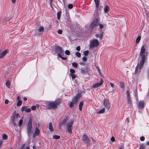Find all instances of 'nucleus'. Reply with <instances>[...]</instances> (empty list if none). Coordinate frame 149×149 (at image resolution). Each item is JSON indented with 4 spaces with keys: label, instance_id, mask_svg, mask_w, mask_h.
Returning <instances> with one entry per match:
<instances>
[{
    "label": "nucleus",
    "instance_id": "7",
    "mask_svg": "<svg viewBox=\"0 0 149 149\" xmlns=\"http://www.w3.org/2000/svg\"><path fill=\"white\" fill-rule=\"evenodd\" d=\"M103 103L104 106L107 109H110L111 105L108 99L106 98L104 99Z\"/></svg>",
    "mask_w": 149,
    "mask_h": 149
},
{
    "label": "nucleus",
    "instance_id": "32",
    "mask_svg": "<svg viewBox=\"0 0 149 149\" xmlns=\"http://www.w3.org/2000/svg\"><path fill=\"white\" fill-rule=\"evenodd\" d=\"M72 65L74 68H76L77 67L78 65L77 63L74 62L72 63Z\"/></svg>",
    "mask_w": 149,
    "mask_h": 149
},
{
    "label": "nucleus",
    "instance_id": "25",
    "mask_svg": "<svg viewBox=\"0 0 149 149\" xmlns=\"http://www.w3.org/2000/svg\"><path fill=\"white\" fill-rule=\"evenodd\" d=\"M96 7L97 9L99 7V2H98V0H94Z\"/></svg>",
    "mask_w": 149,
    "mask_h": 149
},
{
    "label": "nucleus",
    "instance_id": "10",
    "mask_svg": "<svg viewBox=\"0 0 149 149\" xmlns=\"http://www.w3.org/2000/svg\"><path fill=\"white\" fill-rule=\"evenodd\" d=\"M44 28L43 27H40L38 29V33L36 32V36L40 35L42 34L44 31Z\"/></svg>",
    "mask_w": 149,
    "mask_h": 149
},
{
    "label": "nucleus",
    "instance_id": "43",
    "mask_svg": "<svg viewBox=\"0 0 149 149\" xmlns=\"http://www.w3.org/2000/svg\"><path fill=\"white\" fill-rule=\"evenodd\" d=\"M82 60L83 61L85 62L87 61V58L86 57L84 56L82 58Z\"/></svg>",
    "mask_w": 149,
    "mask_h": 149
},
{
    "label": "nucleus",
    "instance_id": "6",
    "mask_svg": "<svg viewBox=\"0 0 149 149\" xmlns=\"http://www.w3.org/2000/svg\"><path fill=\"white\" fill-rule=\"evenodd\" d=\"M98 45V41L96 39L92 40L90 42V48H92L97 47Z\"/></svg>",
    "mask_w": 149,
    "mask_h": 149
},
{
    "label": "nucleus",
    "instance_id": "14",
    "mask_svg": "<svg viewBox=\"0 0 149 149\" xmlns=\"http://www.w3.org/2000/svg\"><path fill=\"white\" fill-rule=\"evenodd\" d=\"M103 84V81H101L93 85V88H97L101 86Z\"/></svg>",
    "mask_w": 149,
    "mask_h": 149
},
{
    "label": "nucleus",
    "instance_id": "26",
    "mask_svg": "<svg viewBox=\"0 0 149 149\" xmlns=\"http://www.w3.org/2000/svg\"><path fill=\"white\" fill-rule=\"evenodd\" d=\"M109 9V7L107 6H105L104 8V12L105 13H107Z\"/></svg>",
    "mask_w": 149,
    "mask_h": 149
},
{
    "label": "nucleus",
    "instance_id": "52",
    "mask_svg": "<svg viewBox=\"0 0 149 149\" xmlns=\"http://www.w3.org/2000/svg\"><path fill=\"white\" fill-rule=\"evenodd\" d=\"M9 101L8 100L6 99L5 101V104H8Z\"/></svg>",
    "mask_w": 149,
    "mask_h": 149
},
{
    "label": "nucleus",
    "instance_id": "40",
    "mask_svg": "<svg viewBox=\"0 0 149 149\" xmlns=\"http://www.w3.org/2000/svg\"><path fill=\"white\" fill-rule=\"evenodd\" d=\"M70 72L71 73L70 74H73L75 72V71L73 69H71L70 70Z\"/></svg>",
    "mask_w": 149,
    "mask_h": 149
},
{
    "label": "nucleus",
    "instance_id": "59",
    "mask_svg": "<svg viewBox=\"0 0 149 149\" xmlns=\"http://www.w3.org/2000/svg\"><path fill=\"white\" fill-rule=\"evenodd\" d=\"M146 145H147L148 146H149V141H147L146 142Z\"/></svg>",
    "mask_w": 149,
    "mask_h": 149
},
{
    "label": "nucleus",
    "instance_id": "64",
    "mask_svg": "<svg viewBox=\"0 0 149 149\" xmlns=\"http://www.w3.org/2000/svg\"><path fill=\"white\" fill-rule=\"evenodd\" d=\"M53 0H50V4H51V2H52V1Z\"/></svg>",
    "mask_w": 149,
    "mask_h": 149
},
{
    "label": "nucleus",
    "instance_id": "49",
    "mask_svg": "<svg viewBox=\"0 0 149 149\" xmlns=\"http://www.w3.org/2000/svg\"><path fill=\"white\" fill-rule=\"evenodd\" d=\"M25 108H26L25 107V106L22 107L21 108L22 111H24V110L26 109Z\"/></svg>",
    "mask_w": 149,
    "mask_h": 149
},
{
    "label": "nucleus",
    "instance_id": "38",
    "mask_svg": "<svg viewBox=\"0 0 149 149\" xmlns=\"http://www.w3.org/2000/svg\"><path fill=\"white\" fill-rule=\"evenodd\" d=\"M65 53L66 55H69L70 54V52L68 50H67L65 52Z\"/></svg>",
    "mask_w": 149,
    "mask_h": 149
},
{
    "label": "nucleus",
    "instance_id": "48",
    "mask_svg": "<svg viewBox=\"0 0 149 149\" xmlns=\"http://www.w3.org/2000/svg\"><path fill=\"white\" fill-rule=\"evenodd\" d=\"M111 140L112 142L114 141H115V139L114 137L113 136L111 137Z\"/></svg>",
    "mask_w": 149,
    "mask_h": 149
},
{
    "label": "nucleus",
    "instance_id": "63",
    "mask_svg": "<svg viewBox=\"0 0 149 149\" xmlns=\"http://www.w3.org/2000/svg\"><path fill=\"white\" fill-rule=\"evenodd\" d=\"M26 149H29V147L28 146H27Z\"/></svg>",
    "mask_w": 149,
    "mask_h": 149
},
{
    "label": "nucleus",
    "instance_id": "39",
    "mask_svg": "<svg viewBox=\"0 0 149 149\" xmlns=\"http://www.w3.org/2000/svg\"><path fill=\"white\" fill-rule=\"evenodd\" d=\"M73 5L72 4H69L68 5V8L69 9H72V8H73Z\"/></svg>",
    "mask_w": 149,
    "mask_h": 149
},
{
    "label": "nucleus",
    "instance_id": "62",
    "mask_svg": "<svg viewBox=\"0 0 149 149\" xmlns=\"http://www.w3.org/2000/svg\"><path fill=\"white\" fill-rule=\"evenodd\" d=\"M33 149H36V147L35 146H33Z\"/></svg>",
    "mask_w": 149,
    "mask_h": 149
},
{
    "label": "nucleus",
    "instance_id": "57",
    "mask_svg": "<svg viewBox=\"0 0 149 149\" xmlns=\"http://www.w3.org/2000/svg\"><path fill=\"white\" fill-rule=\"evenodd\" d=\"M3 143L2 140H0V146H1Z\"/></svg>",
    "mask_w": 149,
    "mask_h": 149
},
{
    "label": "nucleus",
    "instance_id": "41",
    "mask_svg": "<svg viewBox=\"0 0 149 149\" xmlns=\"http://www.w3.org/2000/svg\"><path fill=\"white\" fill-rule=\"evenodd\" d=\"M76 55L79 57H80L81 56V54L79 52H76Z\"/></svg>",
    "mask_w": 149,
    "mask_h": 149
},
{
    "label": "nucleus",
    "instance_id": "34",
    "mask_svg": "<svg viewBox=\"0 0 149 149\" xmlns=\"http://www.w3.org/2000/svg\"><path fill=\"white\" fill-rule=\"evenodd\" d=\"M89 53V51L88 50L85 51L83 52V53L85 56H87Z\"/></svg>",
    "mask_w": 149,
    "mask_h": 149
},
{
    "label": "nucleus",
    "instance_id": "11",
    "mask_svg": "<svg viewBox=\"0 0 149 149\" xmlns=\"http://www.w3.org/2000/svg\"><path fill=\"white\" fill-rule=\"evenodd\" d=\"M68 120V117H66L64 118L61 122H60L59 125L60 126L65 125L66 124Z\"/></svg>",
    "mask_w": 149,
    "mask_h": 149
},
{
    "label": "nucleus",
    "instance_id": "55",
    "mask_svg": "<svg viewBox=\"0 0 149 149\" xmlns=\"http://www.w3.org/2000/svg\"><path fill=\"white\" fill-rule=\"evenodd\" d=\"M11 2L13 3H15L16 2V0H11Z\"/></svg>",
    "mask_w": 149,
    "mask_h": 149
},
{
    "label": "nucleus",
    "instance_id": "21",
    "mask_svg": "<svg viewBox=\"0 0 149 149\" xmlns=\"http://www.w3.org/2000/svg\"><path fill=\"white\" fill-rule=\"evenodd\" d=\"M146 146V145L145 143L141 144L140 145L139 149H145Z\"/></svg>",
    "mask_w": 149,
    "mask_h": 149
},
{
    "label": "nucleus",
    "instance_id": "9",
    "mask_svg": "<svg viewBox=\"0 0 149 149\" xmlns=\"http://www.w3.org/2000/svg\"><path fill=\"white\" fill-rule=\"evenodd\" d=\"M127 93V103L128 104H129L130 106L132 105V100L131 98L130 97V93L129 91H126Z\"/></svg>",
    "mask_w": 149,
    "mask_h": 149
},
{
    "label": "nucleus",
    "instance_id": "28",
    "mask_svg": "<svg viewBox=\"0 0 149 149\" xmlns=\"http://www.w3.org/2000/svg\"><path fill=\"white\" fill-rule=\"evenodd\" d=\"M61 11L58 12L57 13V18L59 20L61 15Z\"/></svg>",
    "mask_w": 149,
    "mask_h": 149
},
{
    "label": "nucleus",
    "instance_id": "24",
    "mask_svg": "<svg viewBox=\"0 0 149 149\" xmlns=\"http://www.w3.org/2000/svg\"><path fill=\"white\" fill-rule=\"evenodd\" d=\"M141 39V36H139L137 38L136 40V43L137 44L140 41Z\"/></svg>",
    "mask_w": 149,
    "mask_h": 149
},
{
    "label": "nucleus",
    "instance_id": "12",
    "mask_svg": "<svg viewBox=\"0 0 149 149\" xmlns=\"http://www.w3.org/2000/svg\"><path fill=\"white\" fill-rule=\"evenodd\" d=\"M82 140L83 141H84V143H87L89 141H90L89 139L85 134H84L83 135Z\"/></svg>",
    "mask_w": 149,
    "mask_h": 149
},
{
    "label": "nucleus",
    "instance_id": "23",
    "mask_svg": "<svg viewBox=\"0 0 149 149\" xmlns=\"http://www.w3.org/2000/svg\"><path fill=\"white\" fill-rule=\"evenodd\" d=\"M105 109L104 108L102 109H101L100 110L98 111L97 112V113L98 114H101V113H103L105 112Z\"/></svg>",
    "mask_w": 149,
    "mask_h": 149
},
{
    "label": "nucleus",
    "instance_id": "33",
    "mask_svg": "<svg viewBox=\"0 0 149 149\" xmlns=\"http://www.w3.org/2000/svg\"><path fill=\"white\" fill-rule=\"evenodd\" d=\"M81 71V74H85L86 71L84 69L82 68H81L80 69Z\"/></svg>",
    "mask_w": 149,
    "mask_h": 149
},
{
    "label": "nucleus",
    "instance_id": "17",
    "mask_svg": "<svg viewBox=\"0 0 149 149\" xmlns=\"http://www.w3.org/2000/svg\"><path fill=\"white\" fill-rule=\"evenodd\" d=\"M139 107L140 108H143L144 107V102L143 101H140L139 102Z\"/></svg>",
    "mask_w": 149,
    "mask_h": 149
},
{
    "label": "nucleus",
    "instance_id": "31",
    "mask_svg": "<svg viewBox=\"0 0 149 149\" xmlns=\"http://www.w3.org/2000/svg\"><path fill=\"white\" fill-rule=\"evenodd\" d=\"M53 137L54 139H58L60 138V136L57 135H54L53 136Z\"/></svg>",
    "mask_w": 149,
    "mask_h": 149
},
{
    "label": "nucleus",
    "instance_id": "19",
    "mask_svg": "<svg viewBox=\"0 0 149 149\" xmlns=\"http://www.w3.org/2000/svg\"><path fill=\"white\" fill-rule=\"evenodd\" d=\"M39 133L40 130L37 127L36 128V130L34 133L33 135L35 136L38 135L39 134Z\"/></svg>",
    "mask_w": 149,
    "mask_h": 149
},
{
    "label": "nucleus",
    "instance_id": "47",
    "mask_svg": "<svg viewBox=\"0 0 149 149\" xmlns=\"http://www.w3.org/2000/svg\"><path fill=\"white\" fill-rule=\"evenodd\" d=\"M57 32L58 34H61L62 33V31L60 29Z\"/></svg>",
    "mask_w": 149,
    "mask_h": 149
},
{
    "label": "nucleus",
    "instance_id": "30",
    "mask_svg": "<svg viewBox=\"0 0 149 149\" xmlns=\"http://www.w3.org/2000/svg\"><path fill=\"white\" fill-rule=\"evenodd\" d=\"M3 139L4 140H6L7 139L8 136L5 134H3L2 135Z\"/></svg>",
    "mask_w": 149,
    "mask_h": 149
},
{
    "label": "nucleus",
    "instance_id": "16",
    "mask_svg": "<svg viewBox=\"0 0 149 149\" xmlns=\"http://www.w3.org/2000/svg\"><path fill=\"white\" fill-rule=\"evenodd\" d=\"M17 106H21L22 104V101L20 100V97L19 96H17Z\"/></svg>",
    "mask_w": 149,
    "mask_h": 149
},
{
    "label": "nucleus",
    "instance_id": "20",
    "mask_svg": "<svg viewBox=\"0 0 149 149\" xmlns=\"http://www.w3.org/2000/svg\"><path fill=\"white\" fill-rule=\"evenodd\" d=\"M84 104V102L83 101L80 102L79 104V109L80 111H81L82 108V106Z\"/></svg>",
    "mask_w": 149,
    "mask_h": 149
},
{
    "label": "nucleus",
    "instance_id": "1",
    "mask_svg": "<svg viewBox=\"0 0 149 149\" xmlns=\"http://www.w3.org/2000/svg\"><path fill=\"white\" fill-rule=\"evenodd\" d=\"M146 49L144 45H143L141 49L140 53L141 56V60L140 63H138L136 68L135 73L137 74L139 73L141 70L142 69L143 66L147 58V55L145 54Z\"/></svg>",
    "mask_w": 149,
    "mask_h": 149
},
{
    "label": "nucleus",
    "instance_id": "13",
    "mask_svg": "<svg viewBox=\"0 0 149 149\" xmlns=\"http://www.w3.org/2000/svg\"><path fill=\"white\" fill-rule=\"evenodd\" d=\"M98 20L96 19L91 23L90 25L91 27V28L95 27L98 25Z\"/></svg>",
    "mask_w": 149,
    "mask_h": 149
},
{
    "label": "nucleus",
    "instance_id": "61",
    "mask_svg": "<svg viewBox=\"0 0 149 149\" xmlns=\"http://www.w3.org/2000/svg\"><path fill=\"white\" fill-rule=\"evenodd\" d=\"M118 149H124V147H120Z\"/></svg>",
    "mask_w": 149,
    "mask_h": 149
},
{
    "label": "nucleus",
    "instance_id": "58",
    "mask_svg": "<svg viewBox=\"0 0 149 149\" xmlns=\"http://www.w3.org/2000/svg\"><path fill=\"white\" fill-rule=\"evenodd\" d=\"M23 99L24 101H26L27 100V98L26 97H24L23 98Z\"/></svg>",
    "mask_w": 149,
    "mask_h": 149
},
{
    "label": "nucleus",
    "instance_id": "54",
    "mask_svg": "<svg viewBox=\"0 0 149 149\" xmlns=\"http://www.w3.org/2000/svg\"><path fill=\"white\" fill-rule=\"evenodd\" d=\"M102 34H100L99 36V38L100 40H101L102 39Z\"/></svg>",
    "mask_w": 149,
    "mask_h": 149
},
{
    "label": "nucleus",
    "instance_id": "51",
    "mask_svg": "<svg viewBox=\"0 0 149 149\" xmlns=\"http://www.w3.org/2000/svg\"><path fill=\"white\" fill-rule=\"evenodd\" d=\"M99 28L100 29H102L103 28V26L101 24H100L99 25Z\"/></svg>",
    "mask_w": 149,
    "mask_h": 149
},
{
    "label": "nucleus",
    "instance_id": "44",
    "mask_svg": "<svg viewBox=\"0 0 149 149\" xmlns=\"http://www.w3.org/2000/svg\"><path fill=\"white\" fill-rule=\"evenodd\" d=\"M31 109L30 108H26L25 109L26 112H29L31 111Z\"/></svg>",
    "mask_w": 149,
    "mask_h": 149
},
{
    "label": "nucleus",
    "instance_id": "56",
    "mask_svg": "<svg viewBox=\"0 0 149 149\" xmlns=\"http://www.w3.org/2000/svg\"><path fill=\"white\" fill-rule=\"evenodd\" d=\"M80 64L81 65H84V64H85L83 62H80Z\"/></svg>",
    "mask_w": 149,
    "mask_h": 149
},
{
    "label": "nucleus",
    "instance_id": "29",
    "mask_svg": "<svg viewBox=\"0 0 149 149\" xmlns=\"http://www.w3.org/2000/svg\"><path fill=\"white\" fill-rule=\"evenodd\" d=\"M18 113H15V114H13V115H12L11 116H12V117L15 118V119L16 118H17L18 117Z\"/></svg>",
    "mask_w": 149,
    "mask_h": 149
},
{
    "label": "nucleus",
    "instance_id": "22",
    "mask_svg": "<svg viewBox=\"0 0 149 149\" xmlns=\"http://www.w3.org/2000/svg\"><path fill=\"white\" fill-rule=\"evenodd\" d=\"M49 129L51 132H52L54 130L52 126V122L49 123Z\"/></svg>",
    "mask_w": 149,
    "mask_h": 149
},
{
    "label": "nucleus",
    "instance_id": "15",
    "mask_svg": "<svg viewBox=\"0 0 149 149\" xmlns=\"http://www.w3.org/2000/svg\"><path fill=\"white\" fill-rule=\"evenodd\" d=\"M8 51L7 50H4L2 52L0 53V58H2L7 53Z\"/></svg>",
    "mask_w": 149,
    "mask_h": 149
},
{
    "label": "nucleus",
    "instance_id": "46",
    "mask_svg": "<svg viewBox=\"0 0 149 149\" xmlns=\"http://www.w3.org/2000/svg\"><path fill=\"white\" fill-rule=\"evenodd\" d=\"M36 109V107L35 106H33L31 107V109L32 110H35Z\"/></svg>",
    "mask_w": 149,
    "mask_h": 149
},
{
    "label": "nucleus",
    "instance_id": "36",
    "mask_svg": "<svg viewBox=\"0 0 149 149\" xmlns=\"http://www.w3.org/2000/svg\"><path fill=\"white\" fill-rule=\"evenodd\" d=\"M70 75L71 76L72 78V79H74L76 78L75 75L73 74H70Z\"/></svg>",
    "mask_w": 149,
    "mask_h": 149
},
{
    "label": "nucleus",
    "instance_id": "50",
    "mask_svg": "<svg viewBox=\"0 0 149 149\" xmlns=\"http://www.w3.org/2000/svg\"><path fill=\"white\" fill-rule=\"evenodd\" d=\"M76 49L78 51H80V47L79 46L77 47L76 48Z\"/></svg>",
    "mask_w": 149,
    "mask_h": 149
},
{
    "label": "nucleus",
    "instance_id": "8",
    "mask_svg": "<svg viewBox=\"0 0 149 149\" xmlns=\"http://www.w3.org/2000/svg\"><path fill=\"white\" fill-rule=\"evenodd\" d=\"M81 95L80 93L77 94L75 97L72 99V101L75 104H76V103L78 101V99L81 97Z\"/></svg>",
    "mask_w": 149,
    "mask_h": 149
},
{
    "label": "nucleus",
    "instance_id": "2",
    "mask_svg": "<svg viewBox=\"0 0 149 149\" xmlns=\"http://www.w3.org/2000/svg\"><path fill=\"white\" fill-rule=\"evenodd\" d=\"M61 103V100L60 98H58L54 102H51L49 103L47 106L48 108L47 109H56L57 108V106L59 105Z\"/></svg>",
    "mask_w": 149,
    "mask_h": 149
},
{
    "label": "nucleus",
    "instance_id": "53",
    "mask_svg": "<svg viewBox=\"0 0 149 149\" xmlns=\"http://www.w3.org/2000/svg\"><path fill=\"white\" fill-rule=\"evenodd\" d=\"M110 86H111L113 88H114V85L113 84V83H111V82H110Z\"/></svg>",
    "mask_w": 149,
    "mask_h": 149
},
{
    "label": "nucleus",
    "instance_id": "35",
    "mask_svg": "<svg viewBox=\"0 0 149 149\" xmlns=\"http://www.w3.org/2000/svg\"><path fill=\"white\" fill-rule=\"evenodd\" d=\"M75 104L74 103H73L72 101L71 102H70L69 103V107H70L72 108L73 107L74 104Z\"/></svg>",
    "mask_w": 149,
    "mask_h": 149
},
{
    "label": "nucleus",
    "instance_id": "42",
    "mask_svg": "<svg viewBox=\"0 0 149 149\" xmlns=\"http://www.w3.org/2000/svg\"><path fill=\"white\" fill-rule=\"evenodd\" d=\"M23 123V120L20 119L19 121V126H21Z\"/></svg>",
    "mask_w": 149,
    "mask_h": 149
},
{
    "label": "nucleus",
    "instance_id": "4",
    "mask_svg": "<svg viewBox=\"0 0 149 149\" xmlns=\"http://www.w3.org/2000/svg\"><path fill=\"white\" fill-rule=\"evenodd\" d=\"M32 119L30 118L27 124V133L28 136H29L31 132L32 129Z\"/></svg>",
    "mask_w": 149,
    "mask_h": 149
},
{
    "label": "nucleus",
    "instance_id": "27",
    "mask_svg": "<svg viewBox=\"0 0 149 149\" xmlns=\"http://www.w3.org/2000/svg\"><path fill=\"white\" fill-rule=\"evenodd\" d=\"M6 85L8 88H10V83L9 80H7L6 82Z\"/></svg>",
    "mask_w": 149,
    "mask_h": 149
},
{
    "label": "nucleus",
    "instance_id": "45",
    "mask_svg": "<svg viewBox=\"0 0 149 149\" xmlns=\"http://www.w3.org/2000/svg\"><path fill=\"white\" fill-rule=\"evenodd\" d=\"M140 140L142 141H143L145 140V137L143 136H141L140 138Z\"/></svg>",
    "mask_w": 149,
    "mask_h": 149
},
{
    "label": "nucleus",
    "instance_id": "60",
    "mask_svg": "<svg viewBox=\"0 0 149 149\" xmlns=\"http://www.w3.org/2000/svg\"><path fill=\"white\" fill-rule=\"evenodd\" d=\"M95 36L97 37H98L99 36V35L98 34H97L95 35Z\"/></svg>",
    "mask_w": 149,
    "mask_h": 149
},
{
    "label": "nucleus",
    "instance_id": "18",
    "mask_svg": "<svg viewBox=\"0 0 149 149\" xmlns=\"http://www.w3.org/2000/svg\"><path fill=\"white\" fill-rule=\"evenodd\" d=\"M11 124L13 125L14 126L16 125V124L15 123V118L12 117V116L11 117Z\"/></svg>",
    "mask_w": 149,
    "mask_h": 149
},
{
    "label": "nucleus",
    "instance_id": "5",
    "mask_svg": "<svg viewBox=\"0 0 149 149\" xmlns=\"http://www.w3.org/2000/svg\"><path fill=\"white\" fill-rule=\"evenodd\" d=\"M74 121V120L73 119L71 120L70 121L67 123L66 125L67 131L71 134L72 132V128Z\"/></svg>",
    "mask_w": 149,
    "mask_h": 149
},
{
    "label": "nucleus",
    "instance_id": "37",
    "mask_svg": "<svg viewBox=\"0 0 149 149\" xmlns=\"http://www.w3.org/2000/svg\"><path fill=\"white\" fill-rule=\"evenodd\" d=\"M120 87L122 88H123L124 87V84L123 82H120Z\"/></svg>",
    "mask_w": 149,
    "mask_h": 149
},
{
    "label": "nucleus",
    "instance_id": "3",
    "mask_svg": "<svg viewBox=\"0 0 149 149\" xmlns=\"http://www.w3.org/2000/svg\"><path fill=\"white\" fill-rule=\"evenodd\" d=\"M54 50L59 57L61 58L63 60H65L67 59V58L62 56V55H64V53L61 47L59 46H56L54 48Z\"/></svg>",
    "mask_w": 149,
    "mask_h": 149
}]
</instances>
